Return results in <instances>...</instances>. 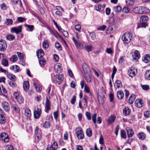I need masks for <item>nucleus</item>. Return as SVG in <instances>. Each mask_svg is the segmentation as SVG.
I'll return each instance as SVG.
<instances>
[{
    "mask_svg": "<svg viewBox=\"0 0 150 150\" xmlns=\"http://www.w3.org/2000/svg\"><path fill=\"white\" fill-rule=\"evenodd\" d=\"M43 47L45 49H47L49 47L48 42L47 40H44L42 43Z\"/></svg>",
    "mask_w": 150,
    "mask_h": 150,
    "instance_id": "41",
    "label": "nucleus"
},
{
    "mask_svg": "<svg viewBox=\"0 0 150 150\" xmlns=\"http://www.w3.org/2000/svg\"><path fill=\"white\" fill-rule=\"evenodd\" d=\"M76 100V97L75 96H73L71 100V103L72 104H74Z\"/></svg>",
    "mask_w": 150,
    "mask_h": 150,
    "instance_id": "64",
    "label": "nucleus"
},
{
    "mask_svg": "<svg viewBox=\"0 0 150 150\" xmlns=\"http://www.w3.org/2000/svg\"><path fill=\"white\" fill-rule=\"evenodd\" d=\"M7 77L13 81H15L16 80V76L13 74L11 73H8Z\"/></svg>",
    "mask_w": 150,
    "mask_h": 150,
    "instance_id": "27",
    "label": "nucleus"
},
{
    "mask_svg": "<svg viewBox=\"0 0 150 150\" xmlns=\"http://www.w3.org/2000/svg\"><path fill=\"white\" fill-rule=\"evenodd\" d=\"M17 54L20 59L21 60H23V54L21 52H17Z\"/></svg>",
    "mask_w": 150,
    "mask_h": 150,
    "instance_id": "52",
    "label": "nucleus"
},
{
    "mask_svg": "<svg viewBox=\"0 0 150 150\" xmlns=\"http://www.w3.org/2000/svg\"><path fill=\"white\" fill-rule=\"evenodd\" d=\"M6 122L5 118L4 116L2 115H0V123L1 124H4Z\"/></svg>",
    "mask_w": 150,
    "mask_h": 150,
    "instance_id": "36",
    "label": "nucleus"
},
{
    "mask_svg": "<svg viewBox=\"0 0 150 150\" xmlns=\"http://www.w3.org/2000/svg\"><path fill=\"white\" fill-rule=\"evenodd\" d=\"M142 7L143 14L147 13L149 12V10L147 8L144 6H142Z\"/></svg>",
    "mask_w": 150,
    "mask_h": 150,
    "instance_id": "47",
    "label": "nucleus"
},
{
    "mask_svg": "<svg viewBox=\"0 0 150 150\" xmlns=\"http://www.w3.org/2000/svg\"><path fill=\"white\" fill-rule=\"evenodd\" d=\"M84 90L85 92L86 93H89L90 92L89 88L86 84H85L84 86Z\"/></svg>",
    "mask_w": 150,
    "mask_h": 150,
    "instance_id": "62",
    "label": "nucleus"
},
{
    "mask_svg": "<svg viewBox=\"0 0 150 150\" xmlns=\"http://www.w3.org/2000/svg\"><path fill=\"white\" fill-rule=\"evenodd\" d=\"M85 49L87 50L88 52H89L91 51L92 49V46L91 45L85 46Z\"/></svg>",
    "mask_w": 150,
    "mask_h": 150,
    "instance_id": "55",
    "label": "nucleus"
},
{
    "mask_svg": "<svg viewBox=\"0 0 150 150\" xmlns=\"http://www.w3.org/2000/svg\"><path fill=\"white\" fill-rule=\"evenodd\" d=\"M6 39L9 41H11L15 39V36L12 35H8L6 36Z\"/></svg>",
    "mask_w": 150,
    "mask_h": 150,
    "instance_id": "34",
    "label": "nucleus"
},
{
    "mask_svg": "<svg viewBox=\"0 0 150 150\" xmlns=\"http://www.w3.org/2000/svg\"><path fill=\"white\" fill-rule=\"evenodd\" d=\"M135 105L138 108H141L143 105V101L141 99H137L135 102Z\"/></svg>",
    "mask_w": 150,
    "mask_h": 150,
    "instance_id": "16",
    "label": "nucleus"
},
{
    "mask_svg": "<svg viewBox=\"0 0 150 150\" xmlns=\"http://www.w3.org/2000/svg\"><path fill=\"white\" fill-rule=\"evenodd\" d=\"M7 45L5 40H0V51L1 52L5 51L6 49Z\"/></svg>",
    "mask_w": 150,
    "mask_h": 150,
    "instance_id": "5",
    "label": "nucleus"
},
{
    "mask_svg": "<svg viewBox=\"0 0 150 150\" xmlns=\"http://www.w3.org/2000/svg\"><path fill=\"white\" fill-rule=\"evenodd\" d=\"M19 1L20 4V6L21 7L22 6V4L21 3V1L20 0H11V1L13 4H17V3Z\"/></svg>",
    "mask_w": 150,
    "mask_h": 150,
    "instance_id": "43",
    "label": "nucleus"
},
{
    "mask_svg": "<svg viewBox=\"0 0 150 150\" xmlns=\"http://www.w3.org/2000/svg\"><path fill=\"white\" fill-rule=\"evenodd\" d=\"M145 76L148 79L150 80V70H147L146 71Z\"/></svg>",
    "mask_w": 150,
    "mask_h": 150,
    "instance_id": "48",
    "label": "nucleus"
},
{
    "mask_svg": "<svg viewBox=\"0 0 150 150\" xmlns=\"http://www.w3.org/2000/svg\"><path fill=\"white\" fill-rule=\"evenodd\" d=\"M25 26L30 29L29 31L30 32H32L34 30V26L33 25H29L25 24Z\"/></svg>",
    "mask_w": 150,
    "mask_h": 150,
    "instance_id": "40",
    "label": "nucleus"
},
{
    "mask_svg": "<svg viewBox=\"0 0 150 150\" xmlns=\"http://www.w3.org/2000/svg\"><path fill=\"white\" fill-rule=\"evenodd\" d=\"M41 114V109L37 108L35 109L34 112V116L35 119H38L40 117Z\"/></svg>",
    "mask_w": 150,
    "mask_h": 150,
    "instance_id": "7",
    "label": "nucleus"
},
{
    "mask_svg": "<svg viewBox=\"0 0 150 150\" xmlns=\"http://www.w3.org/2000/svg\"><path fill=\"white\" fill-rule=\"evenodd\" d=\"M38 10L40 14L42 15L44 14L45 11L44 9L40 6H38Z\"/></svg>",
    "mask_w": 150,
    "mask_h": 150,
    "instance_id": "54",
    "label": "nucleus"
},
{
    "mask_svg": "<svg viewBox=\"0 0 150 150\" xmlns=\"http://www.w3.org/2000/svg\"><path fill=\"white\" fill-rule=\"evenodd\" d=\"M134 56H135V57L133 58V59H134L137 60L140 57V54L139 52L138 51L136 50L134 51Z\"/></svg>",
    "mask_w": 150,
    "mask_h": 150,
    "instance_id": "30",
    "label": "nucleus"
},
{
    "mask_svg": "<svg viewBox=\"0 0 150 150\" xmlns=\"http://www.w3.org/2000/svg\"><path fill=\"white\" fill-rule=\"evenodd\" d=\"M144 117L146 118H149L150 117V113L148 111L144 112Z\"/></svg>",
    "mask_w": 150,
    "mask_h": 150,
    "instance_id": "57",
    "label": "nucleus"
},
{
    "mask_svg": "<svg viewBox=\"0 0 150 150\" xmlns=\"http://www.w3.org/2000/svg\"><path fill=\"white\" fill-rule=\"evenodd\" d=\"M148 17L146 16H142L140 18V23L138 24L137 28L141 27L145 28L148 25L146 23Z\"/></svg>",
    "mask_w": 150,
    "mask_h": 150,
    "instance_id": "1",
    "label": "nucleus"
},
{
    "mask_svg": "<svg viewBox=\"0 0 150 150\" xmlns=\"http://www.w3.org/2000/svg\"><path fill=\"white\" fill-rule=\"evenodd\" d=\"M35 132V136L37 137L38 140H40L41 138V131L39 129L37 126L36 127Z\"/></svg>",
    "mask_w": 150,
    "mask_h": 150,
    "instance_id": "14",
    "label": "nucleus"
},
{
    "mask_svg": "<svg viewBox=\"0 0 150 150\" xmlns=\"http://www.w3.org/2000/svg\"><path fill=\"white\" fill-rule=\"evenodd\" d=\"M135 98V96L133 94L132 95H131L130 96L129 99V103H132L134 101Z\"/></svg>",
    "mask_w": 150,
    "mask_h": 150,
    "instance_id": "33",
    "label": "nucleus"
},
{
    "mask_svg": "<svg viewBox=\"0 0 150 150\" xmlns=\"http://www.w3.org/2000/svg\"><path fill=\"white\" fill-rule=\"evenodd\" d=\"M126 131L128 137L129 138L132 137L134 135V132L132 129H126Z\"/></svg>",
    "mask_w": 150,
    "mask_h": 150,
    "instance_id": "20",
    "label": "nucleus"
},
{
    "mask_svg": "<svg viewBox=\"0 0 150 150\" xmlns=\"http://www.w3.org/2000/svg\"><path fill=\"white\" fill-rule=\"evenodd\" d=\"M132 38V35L130 32L126 33L122 37L123 41L125 43L127 44L129 42Z\"/></svg>",
    "mask_w": 150,
    "mask_h": 150,
    "instance_id": "2",
    "label": "nucleus"
},
{
    "mask_svg": "<svg viewBox=\"0 0 150 150\" xmlns=\"http://www.w3.org/2000/svg\"><path fill=\"white\" fill-rule=\"evenodd\" d=\"M14 81H10L9 82L8 84L10 85V86L12 87H15L16 85Z\"/></svg>",
    "mask_w": 150,
    "mask_h": 150,
    "instance_id": "60",
    "label": "nucleus"
},
{
    "mask_svg": "<svg viewBox=\"0 0 150 150\" xmlns=\"http://www.w3.org/2000/svg\"><path fill=\"white\" fill-rule=\"evenodd\" d=\"M141 86L142 89L146 91L149 88V86L148 85H142Z\"/></svg>",
    "mask_w": 150,
    "mask_h": 150,
    "instance_id": "61",
    "label": "nucleus"
},
{
    "mask_svg": "<svg viewBox=\"0 0 150 150\" xmlns=\"http://www.w3.org/2000/svg\"><path fill=\"white\" fill-rule=\"evenodd\" d=\"M72 40L77 47L81 49L83 48V44H81L79 41L76 40L74 37H73Z\"/></svg>",
    "mask_w": 150,
    "mask_h": 150,
    "instance_id": "12",
    "label": "nucleus"
},
{
    "mask_svg": "<svg viewBox=\"0 0 150 150\" xmlns=\"http://www.w3.org/2000/svg\"><path fill=\"white\" fill-rule=\"evenodd\" d=\"M136 69H135L134 67H130L128 71V74L129 76L133 77L136 75Z\"/></svg>",
    "mask_w": 150,
    "mask_h": 150,
    "instance_id": "10",
    "label": "nucleus"
},
{
    "mask_svg": "<svg viewBox=\"0 0 150 150\" xmlns=\"http://www.w3.org/2000/svg\"><path fill=\"white\" fill-rule=\"evenodd\" d=\"M12 108L16 112H18L20 111L19 108L15 104L13 105Z\"/></svg>",
    "mask_w": 150,
    "mask_h": 150,
    "instance_id": "39",
    "label": "nucleus"
},
{
    "mask_svg": "<svg viewBox=\"0 0 150 150\" xmlns=\"http://www.w3.org/2000/svg\"><path fill=\"white\" fill-rule=\"evenodd\" d=\"M114 11L116 12H120L122 10V8L121 6H116L113 7Z\"/></svg>",
    "mask_w": 150,
    "mask_h": 150,
    "instance_id": "38",
    "label": "nucleus"
},
{
    "mask_svg": "<svg viewBox=\"0 0 150 150\" xmlns=\"http://www.w3.org/2000/svg\"><path fill=\"white\" fill-rule=\"evenodd\" d=\"M13 23V20L12 19H9V18L6 19V21L5 23L7 25H11Z\"/></svg>",
    "mask_w": 150,
    "mask_h": 150,
    "instance_id": "35",
    "label": "nucleus"
},
{
    "mask_svg": "<svg viewBox=\"0 0 150 150\" xmlns=\"http://www.w3.org/2000/svg\"><path fill=\"white\" fill-rule=\"evenodd\" d=\"M85 79L88 83H90L91 81V74L90 72L85 73L84 75Z\"/></svg>",
    "mask_w": 150,
    "mask_h": 150,
    "instance_id": "18",
    "label": "nucleus"
},
{
    "mask_svg": "<svg viewBox=\"0 0 150 150\" xmlns=\"http://www.w3.org/2000/svg\"><path fill=\"white\" fill-rule=\"evenodd\" d=\"M115 117L112 115H111L109 117L108 120V123L109 124L112 123L115 121Z\"/></svg>",
    "mask_w": 150,
    "mask_h": 150,
    "instance_id": "25",
    "label": "nucleus"
},
{
    "mask_svg": "<svg viewBox=\"0 0 150 150\" xmlns=\"http://www.w3.org/2000/svg\"><path fill=\"white\" fill-rule=\"evenodd\" d=\"M22 25H20L18 27H14L11 28V31L12 33H15L18 34L22 31Z\"/></svg>",
    "mask_w": 150,
    "mask_h": 150,
    "instance_id": "4",
    "label": "nucleus"
},
{
    "mask_svg": "<svg viewBox=\"0 0 150 150\" xmlns=\"http://www.w3.org/2000/svg\"><path fill=\"white\" fill-rule=\"evenodd\" d=\"M18 59L17 56L16 55H13L10 58V60L13 62H15L17 61Z\"/></svg>",
    "mask_w": 150,
    "mask_h": 150,
    "instance_id": "44",
    "label": "nucleus"
},
{
    "mask_svg": "<svg viewBox=\"0 0 150 150\" xmlns=\"http://www.w3.org/2000/svg\"><path fill=\"white\" fill-rule=\"evenodd\" d=\"M51 103L50 101L48 100L47 97L46 98V102L45 105V108L46 110V112L48 113V111L50 109Z\"/></svg>",
    "mask_w": 150,
    "mask_h": 150,
    "instance_id": "13",
    "label": "nucleus"
},
{
    "mask_svg": "<svg viewBox=\"0 0 150 150\" xmlns=\"http://www.w3.org/2000/svg\"><path fill=\"white\" fill-rule=\"evenodd\" d=\"M13 94L15 98L17 100L18 102L20 104L23 103L24 100L23 97L19 95L18 93L17 92H15Z\"/></svg>",
    "mask_w": 150,
    "mask_h": 150,
    "instance_id": "8",
    "label": "nucleus"
},
{
    "mask_svg": "<svg viewBox=\"0 0 150 150\" xmlns=\"http://www.w3.org/2000/svg\"><path fill=\"white\" fill-rule=\"evenodd\" d=\"M106 28V26L105 25H103L98 28L97 30H98L104 31Z\"/></svg>",
    "mask_w": 150,
    "mask_h": 150,
    "instance_id": "50",
    "label": "nucleus"
},
{
    "mask_svg": "<svg viewBox=\"0 0 150 150\" xmlns=\"http://www.w3.org/2000/svg\"><path fill=\"white\" fill-rule=\"evenodd\" d=\"M115 83L117 84V88H119L122 87V85L120 81L117 80L116 81Z\"/></svg>",
    "mask_w": 150,
    "mask_h": 150,
    "instance_id": "53",
    "label": "nucleus"
},
{
    "mask_svg": "<svg viewBox=\"0 0 150 150\" xmlns=\"http://www.w3.org/2000/svg\"><path fill=\"white\" fill-rule=\"evenodd\" d=\"M131 112V110L128 107H125L123 110V114L126 115H129Z\"/></svg>",
    "mask_w": 150,
    "mask_h": 150,
    "instance_id": "23",
    "label": "nucleus"
},
{
    "mask_svg": "<svg viewBox=\"0 0 150 150\" xmlns=\"http://www.w3.org/2000/svg\"><path fill=\"white\" fill-rule=\"evenodd\" d=\"M58 148L57 143L54 141L52 143L51 145H48L47 148L46 150H56Z\"/></svg>",
    "mask_w": 150,
    "mask_h": 150,
    "instance_id": "6",
    "label": "nucleus"
},
{
    "mask_svg": "<svg viewBox=\"0 0 150 150\" xmlns=\"http://www.w3.org/2000/svg\"><path fill=\"white\" fill-rule=\"evenodd\" d=\"M1 63L4 66L8 67V60L5 59H3L2 60Z\"/></svg>",
    "mask_w": 150,
    "mask_h": 150,
    "instance_id": "32",
    "label": "nucleus"
},
{
    "mask_svg": "<svg viewBox=\"0 0 150 150\" xmlns=\"http://www.w3.org/2000/svg\"><path fill=\"white\" fill-rule=\"evenodd\" d=\"M138 137L140 140H143L146 138V135L144 133L141 132L138 134Z\"/></svg>",
    "mask_w": 150,
    "mask_h": 150,
    "instance_id": "22",
    "label": "nucleus"
},
{
    "mask_svg": "<svg viewBox=\"0 0 150 150\" xmlns=\"http://www.w3.org/2000/svg\"><path fill=\"white\" fill-rule=\"evenodd\" d=\"M10 69L11 70H13L16 72H18L19 71V67L17 65L12 66Z\"/></svg>",
    "mask_w": 150,
    "mask_h": 150,
    "instance_id": "28",
    "label": "nucleus"
},
{
    "mask_svg": "<svg viewBox=\"0 0 150 150\" xmlns=\"http://www.w3.org/2000/svg\"><path fill=\"white\" fill-rule=\"evenodd\" d=\"M86 116L88 120H90L91 119V117L90 116V113L88 112H86Z\"/></svg>",
    "mask_w": 150,
    "mask_h": 150,
    "instance_id": "63",
    "label": "nucleus"
},
{
    "mask_svg": "<svg viewBox=\"0 0 150 150\" xmlns=\"http://www.w3.org/2000/svg\"><path fill=\"white\" fill-rule=\"evenodd\" d=\"M55 80L58 84H60V82L63 80V77L62 74H56L55 76Z\"/></svg>",
    "mask_w": 150,
    "mask_h": 150,
    "instance_id": "15",
    "label": "nucleus"
},
{
    "mask_svg": "<svg viewBox=\"0 0 150 150\" xmlns=\"http://www.w3.org/2000/svg\"><path fill=\"white\" fill-rule=\"evenodd\" d=\"M121 137L122 138L125 139L127 138L126 133L125 130H122L121 131Z\"/></svg>",
    "mask_w": 150,
    "mask_h": 150,
    "instance_id": "37",
    "label": "nucleus"
},
{
    "mask_svg": "<svg viewBox=\"0 0 150 150\" xmlns=\"http://www.w3.org/2000/svg\"><path fill=\"white\" fill-rule=\"evenodd\" d=\"M127 5L129 6H132L134 4V1L133 0H128L126 1Z\"/></svg>",
    "mask_w": 150,
    "mask_h": 150,
    "instance_id": "46",
    "label": "nucleus"
},
{
    "mask_svg": "<svg viewBox=\"0 0 150 150\" xmlns=\"http://www.w3.org/2000/svg\"><path fill=\"white\" fill-rule=\"evenodd\" d=\"M61 32L66 37H68L69 36V34L68 32L65 31L62 29L61 30Z\"/></svg>",
    "mask_w": 150,
    "mask_h": 150,
    "instance_id": "58",
    "label": "nucleus"
},
{
    "mask_svg": "<svg viewBox=\"0 0 150 150\" xmlns=\"http://www.w3.org/2000/svg\"><path fill=\"white\" fill-rule=\"evenodd\" d=\"M25 115L27 118H30L31 116V112L30 110L28 108H26L25 109Z\"/></svg>",
    "mask_w": 150,
    "mask_h": 150,
    "instance_id": "24",
    "label": "nucleus"
},
{
    "mask_svg": "<svg viewBox=\"0 0 150 150\" xmlns=\"http://www.w3.org/2000/svg\"><path fill=\"white\" fill-rule=\"evenodd\" d=\"M29 87V85L28 81H25L23 83V88L24 90H27Z\"/></svg>",
    "mask_w": 150,
    "mask_h": 150,
    "instance_id": "29",
    "label": "nucleus"
},
{
    "mask_svg": "<svg viewBox=\"0 0 150 150\" xmlns=\"http://www.w3.org/2000/svg\"><path fill=\"white\" fill-rule=\"evenodd\" d=\"M82 67L84 73L90 72V69L86 64L85 63L83 64Z\"/></svg>",
    "mask_w": 150,
    "mask_h": 150,
    "instance_id": "19",
    "label": "nucleus"
},
{
    "mask_svg": "<svg viewBox=\"0 0 150 150\" xmlns=\"http://www.w3.org/2000/svg\"><path fill=\"white\" fill-rule=\"evenodd\" d=\"M55 46L59 50H62V48L60 44V43L58 42H57L55 43Z\"/></svg>",
    "mask_w": 150,
    "mask_h": 150,
    "instance_id": "49",
    "label": "nucleus"
},
{
    "mask_svg": "<svg viewBox=\"0 0 150 150\" xmlns=\"http://www.w3.org/2000/svg\"><path fill=\"white\" fill-rule=\"evenodd\" d=\"M17 20L20 22H23L26 20V19L23 17H18Z\"/></svg>",
    "mask_w": 150,
    "mask_h": 150,
    "instance_id": "59",
    "label": "nucleus"
},
{
    "mask_svg": "<svg viewBox=\"0 0 150 150\" xmlns=\"http://www.w3.org/2000/svg\"><path fill=\"white\" fill-rule=\"evenodd\" d=\"M38 59L40 65L41 66H43L45 64L46 62L44 58H40Z\"/></svg>",
    "mask_w": 150,
    "mask_h": 150,
    "instance_id": "31",
    "label": "nucleus"
},
{
    "mask_svg": "<svg viewBox=\"0 0 150 150\" xmlns=\"http://www.w3.org/2000/svg\"><path fill=\"white\" fill-rule=\"evenodd\" d=\"M50 125L49 121H46L43 124V127L45 128H48Z\"/></svg>",
    "mask_w": 150,
    "mask_h": 150,
    "instance_id": "45",
    "label": "nucleus"
},
{
    "mask_svg": "<svg viewBox=\"0 0 150 150\" xmlns=\"http://www.w3.org/2000/svg\"><path fill=\"white\" fill-rule=\"evenodd\" d=\"M86 134L88 136L91 137L92 135V132L90 128L88 129L86 131Z\"/></svg>",
    "mask_w": 150,
    "mask_h": 150,
    "instance_id": "42",
    "label": "nucleus"
},
{
    "mask_svg": "<svg viewBox=\"0 0 150 150\" xmlns=\"http://www.w3.org/2000/svg\"><path fill=\"white\" fill-rule=\"evenodd\" d=\"M37 55L38 59L40 58H43V56L44 55L43 51L42 49H40L36 52Z\"/></svg>",
    "mask_w": 150,
    "mask_h": 150,
    "instance_id": "17",
    "label": "nucleus"
},
{
    "mask_svg": "<svg viewBox=\"0 0 150 150\" xmlns=\"http://www.w3.org/2000/svg\"><path fill=\"white\" fill-rule=\"evenodd\" d=\"M94 8L96 11H99L101 9V6L100 4L97 6H95Z\"/></svg>",
    "mask_w": 150,
    "mask_h": 150,
    "instance_id": "56",
    "label": "nucleus"
},
{
    "mask_svg": "<svg viewBox=\"0 0 150 150\" xmlns=\"http://www.w3.org/2000/svg\"><path fill=\"white\" fill-rule=\"evenodd\" d=\"M0 137L2 140L5 142H7L9 141L8 134L6 132H3L1 133Z\"/></svg>",
    "mask_w": 150,
    "mask_h": 150,
    "instance_id": "9",
    "label": "nucleus"
},
{
    "mask_svg": "<svg viewBox=\"0 0 150 150\" xmlns=\"http://www.w3.org/2000/svg\"><path fill=\"white\" fill-rule=\"evenodd\" d=\"M97 115V114L96 113H94L92 117V120L93 121V123L95 124L96 123V117Z\"/></svg>",
    "mask_w": 150,
    "mask_h": 150,
    "instance_id": "51",
    "label": "nucleus"
},
{
    "mask_svg": "<svg viewBox=\"0 0 150 150\" xmlns=\"http://www.w3.org/2000/svg\"><path fill=\"white\" fill-rule=\"evenodd\" d=\"M75 131L77 138L80 139H83L84 135L82 128L81 127L76 128L75 129Z\"/></svg>",
    "mask_w": 150,
    "mask_h": 150,
    "instance_id": "3",
    "label": "nucleus"
},
{
    "mask_svg": "<svg viewBox=\"0 0 150 150\" xmlns=\"http://www.w3.org/2000/svg\"><path fill=\"white\" fill-rule=\"evenodd\" d=\"M117 97L119 99H121L123 98L124 96V94L123 92L120 90L118 91L117 93Z\"/></svg>",
    "mask_w": 150,
    "mask_h": 150,
    "instance_id": "26",
    "label": "nucleus"
},
{
    "mask_svg": "<svg viewBox=\"0 0 150 150\" xmlns=\"http://www.w3.org/2000/svg\"><path fill=\"white\" fill-rule=\"evenodd\" d=\"M143 61L145 63H148L150 62V55L146 54L142 59Z\"/></svg>",
    "mask_w": 150,
    "mask_h": 150,
    "instance_id": "21",
    "label": "nucleus"
},
{
    "mask_svg": "<svg viewBox=\"0 0 150 150\" xmlns=\"http://www.w3.org/2000/svg\"><path fill=\"white\" fill-rule=\"evenodd\" d=\"M2 107L6 112H8L10 109V107L8 103L6 101L3 102L2 103Z\"/></svg>",
    "mask_w": 150,
    "mask_h": 150,
    "instance_id": "11",
    "label": "nucleus"
}]
</instances>
